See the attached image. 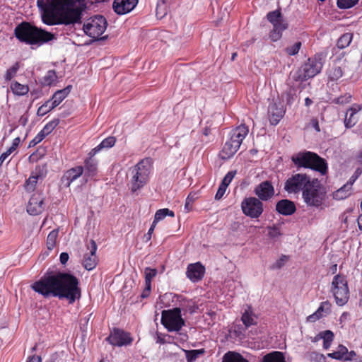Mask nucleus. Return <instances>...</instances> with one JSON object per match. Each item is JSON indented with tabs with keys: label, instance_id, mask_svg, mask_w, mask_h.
<instances>
[{
	"label": "nucleus",
	"instance_id": "f257e3e1",
	"mask_svg": "<svg viewBox=\"0 0 362 362\" xmlns=\"http://www.w3.org/2000/svg\"><path fill=\"white\" fill-rule=\"evenodd\" d=\"M79 280L73 274L58 272L47 273L31 285L32 289L44 298H66L70 304L81 296Z\"/></svg>",
	"mask_w": 362,
	"mask_h": 362
},
{
	"label": "nucleus",
	"instance_id": "f03ea898",
	"mask_svg": "<svg viewBox=\"0 0 362 362\" xmlns=\"http://www.w3.org/2000/svg\"><path fill=\"white\" fill-rule=\"evenodd\" d=\"M42 21L47 25L81 23L86 0H37Z\"/></svg>",
	"mask_w": 362,
	"mask_h": 362
},
{
	"label": "nucleus",
	"instance_id": "7ed1b4c3",
	"mask_svg": "<svg viewBox=\"0 0 362 362\" xmlns=\"http://www.w3.org/2000/svg\"><path fill=\"white\" fill-rule=\"evenodd\" d=\"M15 37L29 45L41 46L56 39L55 35L30 22L23 21L14 29Z\"/></svg>",
	"mask_w": 362,
	"mask_h": 362
},
{
	"label": "nucleus",
	"instance_id": "20e7f679",
	"mask_svg": "<svg viewBox=\"0 0 362 362\" xmlns=\"http://www.w3.org/2000/svg\"><path fill=\"white\" fill-rule=\"evenodd\" d=\"M291 161L298 168H310L326 175L328 170L327 163L316 153L305 151H300L291 156Z\"/></svg>",
	"mask_w": 362,
	"mask_h": 362
},
{
	"label": "nucleus",
	"instance_id": "39448f33",
	"mask_svg": "<svg viewBox=\"0 0 362 362\" xmlns=\"http://www.w3.org/2000/svg\"><path fill=\"white\" fill-rule=\"evenodd\" d=\"M152 168V161L150 158L140 160L131 170L130 189L135 192L146 185L148 181Z\"/></svg>",
	"mask_w": 362,
	"mask_h": 362
},
{
	"label": "nucleus",
	"instance_id": "423d86ee",
	"mask_svg": "<svg viewBox=\"0 0 362 362\" xmlns=\"http://www.w3.org/2000/svg\"><path fill=\"white\" fill-rule=\"evenodd\" d=\"M326 197V189L317 178H313L303 191L302 198L308 206L320 207Z\"/></svg>",
	"mask_w": 362,
	"mask_h": 362
},
{
	"label": "nucleus",
	"instance_id": "0eeeda50",
	"mask_svg": "<svg viewBox=\"0 0 362 362\" xmlns=\"http://www.w3.org/2000/svg\"><path fill=\"white\" fill-rule=\"evenodd\" d=\"M330 291L337 305L343 306L346 304L349 299V288L346 277L340 274L335 275L332 281Z\"/></svg>",
	"mask_w": 362,
	"mask_h": 362
},
{
	"label": "nucleus",
	"instance_id": "6e6552de",
	"mask_svg": "<svg viewBox=\"0 0 362 362\" xmlns=\"http://www.w3.org/2000/svg\"><path fill=\"white\" fill-rule=\"evenodd\" d=\"M161 323L169 332H179L185 325V321L182 317L181 309L174 308L163 310Z\"/></svg>",
	"mask_w": 362,
	"mask_h": 362
},
{
	"label": "nucleus",
	"instance_id": "1a4fd4ad",
	"mask_svg": "<svg viewBox=\"0 0 362 362\" xmlns=\"http://www.w3.org/2000/svg\"><path fill=\"white\" fill-rule=\"evenodd\" d=\"M313 179L306 173H294L285 181L284 189L288 194H303Z\"/></svg>",
	"mask_w": 362,
	"mask_h": 362
},
{
	"label": "nucleus",
	"instance_id": "9d476101",
	"mask_svg": "<svg viewBox=\"0 0 362 362\" xmlns=\"http://www.w3.org/2000/svg\"><path fill=\"white\" fill-rule=\"evenodd\" d=\"M107 26L106 18L101 15L90 17L83 24V30L89 37L98 39L105 31Z\"/></svg>",
	"mask_w": 362,
	"mask_h": 362
},
{
	"label": "nucleus",
	"instance_id": "9b49d317",
	"mask_svg": "<svg viewBox=\"0 0 362 362\" xmlns=\"http://www.w3.org/2000/svg\"><path fill=\"white\" fill-rule=\"evenodd\" d=\"M243 214L252 218H259L264 212V204L255 197H248L243 199L240 204Z\"/></svg>",
	"mask_w": 362,
	"mask_h": 362
},
{
	"label": "nucleus",
	"instance_id": "f8f14e48",
	"mask_svg": "<svg viewBox=\"0 0 362 362\" xmlns=\"http://www.w3.org/2000/svg\"><path fill=\"white\" fill-rule=\"evenodd\" d=\"M322 68V64L320 60L316 58H309L297 73L295 80L304 81L313 78L320 72Z\"/></svg>",
	"mask_w": 362,
	"mask_h": 362
},
{
	"label": "nucleus",
	"instance_id": "ddd939ff",
	"mask_svg": "<svg viewBox=\"0 0 362 362\" xmlns=\"http://www.w3.org/2000/svg\"><path fill=\"white\" fill-rule=\"evenodd\" d=\"M106 341L112 346H122L131 344L133 341V339L130 333L124 332L119 328L115 327L110 332V335L106 338Z\"/></svg>",
	"mask_w": 362,
	"mask_h": 362
},
{
	"label": "nucleus",
	"instance_id": "4468645a",
	"mask_svg": "<svg viewBox=\"0 0 362 362\" xmlns=\"http://www.w3.org/2000/svg\"><path fill=\"white\" fill-rule=\"evenodd\" d=\"M254 193L256 195L255 197L263 202L269 201L274 197L275 189L271 181L264 180L255 187Z\"/></svg>",
	"mask_w": 362,
	"mask_h": 362
},
{
	"label": "nucleus",
	"instance_id": "2eb2a0df",
	"mask_svg": "<svg viewBox=\"0 0 362 362\" xmlns=\"http://www.w3.org/2000/svg\"><path fill=\"white\" fill-rule=\"evenodd\" d=\"M97 245L93 240H90L88 245V252L83 256V265L86 270L90 271L95 269L98 264V259L96 255Z\"/></svg>",
	"mask_w": 362,
	"mask_h": 362
},
{
	"label": "nucleus",
	"instance_id": "dca6fc26",
	"mask_svg": "<svg viewBox=\"0 0 362 362\" xmlns=\"http://www.w3.org/2000/svg\"><path fill=\"white\" fill-rule=\"evenodd\" d=\"M205 267L199 262L188 264L186 271L187 277L193 283L202 280L205 274Z\"/></svg>",
	"mask_w": 362,
	"mask_h": 362
},
{
	"label": "nucleus",
	"instance_id": "f3484780",
	"mask_svg": "<svg viewBox=\"0 0 362 362\" xmlns=\"http://www.w3.org/2000/svg\"><path fill=\"white\" fill-rule=\"evenodd\" d=\"M44 210V196L41 193H34L30 197L27 211L29 214L36 216L41 214Z\"/></svg>",
	"mask_w": 362,
	"mask_h": 362
},
{
	"label": "nucleus",
	"instance_id": "a211bd4d",
	"mask_svg": "<svg viewBox=\"0 0 362 362\" xmlns=\"http://www.w3.org/2000/svg\"><path fill=\"white\" fill-rule=\"evenodd\" d=\"M83 173V167L78 165L66 170L61 177V185L64 187H69L71 182L80 177Z\"/></svg>",
	"mask_w": 362,
	"mask_h": 362
},
{
	"label": "nucleus",
	"instance_id": "6ab92c4d",
	"mask_svg": "<svg viewBox=\"0 0 362 362\" xmlns=\"http://www.w3.org/2000/svg\"><path fill=\"white\" fill-rule=\"evenodd\" d=\"M139 0H114L112 8L118 15H124L132 11L137 5Z\"/></svg>",
	"mask_w": 362,
	"mask_h": 362
},
{
	"label": "nucleus",
	"instance_id": "aec40b11",
	"mask_svg": "<svg viewBox=\"0 0 362 362\" xmlns=\"http://www.w3.org/2000/svg\"><path fill=\"white\" fill-rule=\"evenodd\" d=\"M285 114V110L281 103H270L268 107V117L271 124L276 125Z\"/></svg>",
	"mask_w": 362,
	"mask_h": 362
},
{
	"label": "nucleus",
	"instance_id": "412c9836",
	"mask_svg": "<svg viewBox=\"0 0 362 362\" xmlns=\"http://www.w3.org/2000/svg\"><path fill=\"white\" fill-rule=\"evenodd\" d=\"M272 30L269 33V38L273 42H276L282 37L283 32L288 28V23L282 16L281 20H276L274 23Z\"/></svg>",
	"mask_w": 362,
	"mask_h": 362
},
{
	"label": "nucleus",
	"instance_id": "4be33fe9",
	"mask_svg": "<svg viewBox=\"0 0 362 362\" xmlns=\"http://www.w3.org/2000/svg\"><path fill=\"white\" fill-rule=\"evenodd\" d=\"M272 30L269 33V38L273 42H276L282 37L283 32L288 28V23L282 16L281 20H276L274 23Z\"/></svg>",
	"mask_w": 362,
	"mask_h": 362
},
{
	"label": "nucleus",
	"instance_id": "5701e85b",
	"mask_svg": "<svg viewBox=\"0 0 362 362\" xmlns=\"http://www.w3.org/2000/svg\"><path fill=\"white\" fill-rule=\"evenodd\" d=\"M248 133V127L245 124H241L230 131L228 139L238 142V144L240 146Z\"/></svg>",
	"mask_w": 362,
	"mask_h": 362
},
{
	"label": "nucleus",
	"instance_id": "b1692460",
	"mask_svg": "<svg viewBox=\"0 0 362 362\" xmlns=\"http://www.w3.org/2000/svg\"><path fill=\"white\" fill-rule=\"evenodd\" d=\"M276 211L284 216H290L296 211L295 203L289 199L279 200L276 204Z\"/></svg>",
	"mask_w": 362,
	"mask_h": 362
},
{
	"label": "nucleus",
	"instance_id": "393cba45",
	"mask_svg": "<svg viewBox=\"0 0 362 362\" xmlns=\"http://www.w3.org/2000/svg\"><path fill=\"white\" fill-rule=\"evenodd\" d=\"M240 147V146L238 144V142L228 139L219 153V157L222 160L230 159L235 154Z\"/></svg>",
	"mask_w": 362,
	"mask_h": 362
},
{
	"label": "nucleus",
	"instance_id": "a878e982",
	"mask_svg": "<svg viewBox=\"0 0 362 362\" xmlns=\"http://www.w3.org/2000/svg\"><path fill=\"white\" fill-rule=\"evenodd\" d=\"M88 158L84 160L83 172L84 176L86 177H93L98 173V161L93 158L95 156L90 154V151L88 154Z\"/></svg>",
	"mask_w": 362,
	"mask_h": 362
},
{
	"label": "nucleus",
	"instance_id": "bb28decb",
	"mask_svg": "<svg viewBox=\"0 0 362 362\" xmlns=\"http://www.w3.org/2000/svg\"><path fill=\"white\" fill-rule=\"evenodd\" d=\"M332 304L329 300L323 301L320 303L317 310L307 318L309 322H315L323 316L331 313Z\"/></svg>",
	"mask_w": 362,
	"mask_h": 362
},
{
	"label": "nucleus",
	"instance_id": "cd10ccee",
	"mask_svg": "<svg viewBox=\"0 0 362 362\" xmlns=\"http://www.w3.org/2000/svg\"><path fill=\"white\" fill-rule=\"evenodd\" d=\"M257 316L250 305H245L244 312L242 314L241 320L246 327L257 325Z\"/></svg>",
	"mask_w": 362,
	"mask_h": 362
},
{
	"label": "nucleus",
	"instance_id": "c85d7f7f",
	"mask_svg": "<svg viewBox=\"0 0 362 362\" xmlns=\"http://www.w3.org/2000/svg\"><path fill=\"white\" fill-rule=\"evenodd\" d=\"M71 86H69L66 88L57 90L52 95L51 100L52 107H57L69 95Z\"/></svg>",
	"mask_w": 362,
	"mask_h": 362
},
{
	"label": "nucleus",
	"instance_id": "c756f323",
	"mask_svg": "<svg viewBox=\"0 0 362 362\" xmlns=\"http://www.w3.org/2000/svg\"><path fill=\"white\" fill-rule=\"evenodd\" d=\"M116 143V138L115 136H108L103 139L99 145L93 148L90 151L92 156H95L98 152L103 149H107L115 146Z\"/></svg>",
	"mask_w": 362,
	"mask_h": 362
},
{
	"label": "nucleus",
	"instance_id": "7c9ffc66",
	"mask_svg": "<svg viewBox=\"0 0 362 362\" xmlns=\"http://www.w3.org/2000/svg\"><path fill=\"white\" fill-rule=\"evenodd\" d=\"M261 362H286V358L283 352L273 351L264 355Z\"/></svg>",
	"mask_w": 362,
	"mask_h": 362
},
{
	"label": "nucleus",
	"instance_id": "2f4dec72",
	"mask_svg": "<svg viewBox=\"0 0 362 362\" xmlns=\"http://www.w3.org/2000/svg\"><path fill=\"white\" fill-rule=\"evenodd\" d=\"M359 110L360 108L357 110L353 107L349 109L344 119V124L346 128H351L357 123L358 117L356 115Z\"/></svg>",
	"mask_w": 362,
	"mask_h": 362
},
{
	"label": "nucleus",
	"instance_id": "473e14b6",
	"mask_svg": "<svg viewBox=\"0 0 362 362\" xmlns=\"http://www.w3.org/2000/svg\"><path fill=\"white\" fill-rule=\"evenodd\" d=\"M10 88L14 95L18 96L25 95L29 92L28 85L21 84L16 81H11Z\"/></svg>",
	"mask_w": 362,
	"mask_h": 362
},
{
	"label": "nucleus",
	"instance_id": "72a5a7b5",
	"mask_svg": "<svg viewBox=\"0 0 362 362\" xmlns=\"http://www.w3.org/2000/svg\"><path fill=\"white\" fill-rule=\"evenodd\" d=\"M222 362H249V361L240 353L229 351L223 355Z\"/></svg>",
	"mask_w": 362,
	"mask_h": 362
},
{
	"label": "nucleus",
	"instance_id": "f704fd0d",
	"mask_svg": "<svg viewBox=\"0 0 362 362\" xmlns=\"http://www.w3.org/2000/svg\"><path fill=\"white\" fill-rule=\"evenodd\" d=\"M41 177L40 172H33L29 178L25 181V189L27 192L34 191L39 177Z\"/></svg>",
	"mask_w": 362,
	"mask_h": 362
},
{
	"label": "nucleus",
	"instance_id": "c9c22d12",
	"mask_svg": "<svg viewBox=\"0 0 362 362\" xmlns=\"http://www.w3.org/2000/svg\"><path fill=\"white\" fill-rule=\"evenodd\" d=\"M22 66L20 62H16L11 67H9L4 74V78L6 81H11L17 74L18 71Z\"/></svg>",
	"mask_w": 362,
	"mask_h": 362
},
{
	"label": "nucleus",
	"instance_id": "e433bc0d",
	"mask_svg": "<svg viewBox=\"0 0 362 362\" xmlns=\"http://www.w3.org/2000/svg\"><path fill=\"white\" fill-rule=\"evenodd\" d=\"M351 194L350 189V185H344L341 188L334 192V198L336 199H344L348 197Z\"/></svg>",
	"mask_w": 362,
	"mask_h": 362
},
{
	"label": "nucleus",
	"instance_id": "4c0bfd02",
	"mask_svg": "<svg viewBox=\"0 0 362 362\" xmlns=\"http://www.w3.org/2000/svg\"><path fill=\"white\" fill-rule=\"evenodd\" d=\"M346 354H347V348L344 345H339L337 351L329 353L327 356L336 360L345 361Z\"/></svg>",
	"mask_w": 362,
	"mask_h": 362
},
{
	"label": "nucleus",
	"instance_id": "58836bf2",
	"mask_svg": "<svg viewBox=\"0 0 362 362\" xmlns=\"http://www.w3.org/2000/svg\"><path fill=\"white\" fill-rule=\"evenodd\" d=\"M353 39V34L350 33H346L343 34L337 40V46L339 49H344L347 47Z\"/></svg>",
	"mask_w": 362,
	"mask_h": 362
},
{
	"label": "nucleus",
	"instance_id": "ea45409f",
	"mask_svg": "<svg viewBox=\"0 0 362 362\" xmlns=\"http://www.w3.org/2000/svg\"><path fill=\"white\" fill-rule=\"evenodd\" d=\"M167 216L174 217L175 213L167 208L159 209L155 214L153 222L158 223V222L164 219Z\"/></svg>",
	"mask_w": 362,
	"mask_h": 362
},
{
	"label": "nucleus",
	"instance_id": "a19ab883",
	"mask_svg": "<svg viewBox=\"0 0 362 362\" xmlns=\"http://www.w3.org/2000/svg\"><path fill=\"white\" fill-rule=\"evenodd\" d=\"M57 78V76L56 71L54 70H49L42 78V84L43 86H50L56 82Z\"/></svg>",
	"mask_w": 362,
	"mask_h": 362
},
{
	"label": "nucleus",
	"instance_id": "79ce46f5",
	"mask_svg": "<svg viewBox=\"0 0 362 362\" xmlns=\"http://www.w3.org/2000/svg\"><path fill=\"white\" fill-rule=\"evenodd\" d=\"M58 233V230H52L48 234L46 242L48 250H52L55 247Z\"/></svg>",
	"mask_w": 362,
	"mask_h": 362
},
{
	"label": "nucleus",
	"instance_id": "37998d69",
	"mask_svg": "<svg viewBox=\"0 0 362 362\" xmlns=\"http://www.w3.org/2000/svg\"><path fill=\"white\" fill-rule=\"evenodd\" d=\"M343 70L340 66H332L328 71V77L331 81H337L343 76Z\"/></svg>",
	"mask_w": 362,
	"mask_h": 362
},
{
	"label": "nucleus",
	"instance_id": "c03bdc74",
	"mask_svg": "<svg viewBox=\"0 0 362 362\" xmlns=\"http://www.w3.org/2000/svg\"><path fill=\"white\" fill-rule=\"evenodd\" d=\"M59 124V119H54L48 122L40 131L45 136L50 134Z\"/></svg>",
	"mask_w": 362,
	"mask_h": 362
},
{
	"label": "nucleus",
	"instance_id": "a18cd8bd",
	"mask_svg": "<svg viewBox=\"0 0 362 362\" xmlns=\"http://www.w3.org/2000/svg\"><path fill=\"white\" fill-rule=\"evenodd\" d=\"M302 47V42L300 41L296 42L294 44L287 46L284 51L288 56L296 55Z\"/></svg>",
	"mask_w": 362,
	"mask_h": 362
},
{
	"label": "nucleus",
	"instance_id": "49530a36",
	"mask_svg": "<svg viewBox=\"0 0 362 362\" xmlns=\"http://www.w3.org/2000/svg\"><path fill=\"white\" fill-rule=\"evenodd\" d=\"M204 353V349H194L186 351V358L188 362L194 361L201 354Z\"/></svg>",
	"mask_w": 362,
	"mask_h": 362
},
{
	"label": "nucleus",
	"instance_id": "de8ad7c7",
	"mask_svg": "<svg viewBox=\"0 0 362 362\" xmlns=\"http://www.w3.org/2000/svg\"><path fill=\"white\" fill-rule=\"evenodd\" d=\"M158 271L156 269L146 267L144 270L145 275V284L151 285L152 279L157 275Z\"/></svg>",
	"mask_w": 362,
	"mask_h": 362
},
{
	"label": "nucleus",
	"instance_id": "09e8293b",
	"mask_svg": "<svg viewBox=\"0 0 362 362\" xmlns=\"http://www.w3.org/2000/svg\"><path fill=\"white\" fill-rule=\"evenodd\" d=\"M54 107H52L51 100L46 101L44 104H42L40 107H38L37 110V115L38 116H44Z\"/></svg>",
	"mask_w": 362,
	"mask_h": 362
},
{
	"label": "nucleus",
	"instance_id": "8fccbe9b",
	"mask_svg": "<svg viewBox=\"0 0 362 362\" xmlns=\"http://www.w3.org/2000/svg\"><path fill=\"white\" fill-rule=\"evenodd\" d=\"M166 13L165 0H158L156 7V16L159 18H162Z\"/></svg>",
	"mask_w": 362,
	"mask_h": 362
},
{
	"label": "nucleus",
	"instance_id": "3c124183",
	"mask_svg": "<svg viewBox=\"0 0 362 362\" xmlns=\"http://www.w3.org/2000/svg\"><path fill=\"white\" fill-rule=\"evenodd\" d=\"M359 0H337V6L341 9H346L354 7Z\"/></svg>",
	"mask_w": 362,
	"mask_h": 362
},
{
	"label": "nucleus",
	"instance_id": "603ef678",
	"mask_svg": "<svg viewBox=\"0 0 362 362\" xmlns=\"http://www.w3.org/2000/svg\"><path fill=\"white\" fill-rule=\"evenodd\" d=\"M281 9L270 11L267 14V19L270 23H274L276 20H281L282 17Z\"/></svg>",
	"mask_w": 362,
	"mask_h": 362
},
{
	"label": "nucleus",
	"instance_id": "864d4df0",
	"mask_svg": "<svg viewBox=\"0 0 362 362\" xmlns=\"http://www.w3.org/2000/svg\"><path fill=\"white\" fill-rule=\"evenodd\" d=\"M317 337H319V338H320V339H322L323 341H326L327 343L332 342V341L334 339V334L330 330H326V331L321 332L319 333V334H317Z\"/></svg>",
	"mask_w": 362,
	"mask_h": 362
},
{
	"label": "nucleus",
	"instance_id": "5fc2aeb1",
	"mask_svg": "<svg viewBox=\"0 0 362 362\" xmlns=\"http://www.w3.org/2000/svg\"><path fill=\"white\" fill-rule=\"evenodd\" d=\"M351 95L349 93H345L338 98L333 100V103L339 105H344L349 103L351 101Z\"/></svg>",
	"mask_w": 362,
	"mask_h": 362
},
{
	"label": "nucleus",
	"instance_id": "6e6d98bb",
	"mask_svg": "<svg viewBox=\"0 0 362 362\" xmlns=\"http://www.w3.org/2000/svg\"><path fill=\"white\" fill-rule=\"evenodd\" d=\"M45 136L40 132L29 142L28 147H34L35 145L41 142Z\"/></svg>",
	"mask_w": 362,
	"mask_h": 362
},
{
	"label": "nucleus",
	"instance_id": "4d7b16f0",
	"mask_svg": "<svg viewBox=\"0 0 362 362\" xmlns=\"http://www.w3.org/2000/svg\"><path fill=\"white\" fill-rule=\"evenodd\" d=\"M235 175V172H233V171H229L226 175L225 177H223L222 182L221 184H222L223 186H226V187H228V186L229 185V184L231 182V181L233 180L234 176Z\"/></svg>",
	"mask_w": 362,
	"mask_h": 362
},
{
	"label": "nucleus",
	"instance_id": "13d9d810",
	"mask_svg": "<svg viewBox=\"0 0 362 362\" xmlns=\"http://www.w3.org/2000/svg\"><path fill=\"white\" fill-rule=\"evenodd\" d=\"M268 235L272 238H275L281 235V233L278 227L274 226L273 227L269 228Z\"/></svg>",
	"mask_w": 362,
	"mask_h": 362
},
{
	"label": "nucleus",
	"instance_id": "bf43d9fd",
	"mask_svg": "<svg viewBox=\"0 0 362 362\" xmlns=\"http://www.w3.org/2000/svg\"><path fill=\"white\" fill-rule=\"evenodd\" d=\"M288 257L286 255H282L272 267V269H281L285 264Z\"/></svg>",
	"mask_w": 362,
	"mask_h": 362
},
{
	"label": "nucleus",
	"instance_id": "052dcab7",
	"mask_svg": "<svg viewBox=\"0 0 362 362\" xmlns=\"http://www.w3.org/2000/svg\"><path fill=\"white\" fill-rule=\"evenodd\" d=\"M227 187L226 186H223L222 184L220 185L218 191L215 195V199L217 200L221 199L223 196L224 195Z\"/></svg>",
	"mask_w": 362,
	"mask_h": 362
},
{
	"label": "nucleus",
	"instance_id": "680f3d73",
	"mask_svg": "<svg viewBox=\"0 0 362 362\" xmlns=\"http://www.w3.org/2000/svg\"><path fill=\"white\" fill-rule=\"evenodd\" d=\"M151 285L145 284V288L141 294V298H146L148 297L151 294Z\"/></svg>",
	"mask_w": 362,
	"mask_h": 362
},
{
	"label": "nucleus",
	"instance_id": "e2e57ef3",
	"mask_svg": "<svg viewBox=\"0 0 362 362\" xmlns=\"http://www.w3.org/2000/svg\"><path fill=\"white\" fill-rule=\"evenodd\" d=\"M356 356V354L354 351H349L347 350V354L345 355V361H349L355 359V357Z\"/></svg>",
	"mask_w": 362,
	"mask_h": 362
},
{
	"label": "nucleus",
	"instance_id": "0e129e2a",
	"mask_svg": "<svg viewBox=\"0 0 362 362\" xmlns=\"http://www.w3.org/2000/svg\"><path fill=\"white\" fill-rule=\"evenodd\" d=\"M69 255L67 252H62L59 257L60 262L62 264H65L68 262Z\"/></svg>",
	"mask_w": 362,
	"mask_h": 362
},
{
	"label": "nucleus",
	"instance_id": "69168bd1",
	"mask_svg": "<svg viewBox=\"0 0 362 362\" xmlns=\"http://www.w3.org/2000/svg\"><path fill=\"white\" fill-rule=\"evenodd\" d=\"M311 124L313 125V127H314V129L317 132H320V125H319V122H318V120L316 118H313L311 119Z\"/></svg>",
	"mask_w": 362,
	"mask_h": 362
},
{
	"label": "nucleus",
	"instance_id": "338daca9",
	"mask_svg": "<svg viewBox=\"0 0 362 362\" xmlns=\"http://www.w3.org/2000/svg\"><path fill=\"white\" fill-rule=\"evenodd\" d=\"M42 359L40 356H32L28 358L27 362H41Z\"/></svg>",
	"mask_w": 362,
	"mask_h": 362
},
{
	"label": "nucleus",
	"instance_id": "774afa93",
	"mask_svg": "<svg viewBox=\"0 0 362 362\" xmlns=\"http://www.w3.org/2000/svg\"><path fill=\"white\" fill-rule=\"evenodd\" d=\"M355 159L357 161V163L362 164V148L356 154Z\"/></svg>",
	"mask_w": 362,
	"mask_h": 362
}]
</instances>
